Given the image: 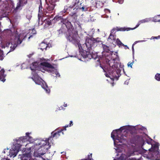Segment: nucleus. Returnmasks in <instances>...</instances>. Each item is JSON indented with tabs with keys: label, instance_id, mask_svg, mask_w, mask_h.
I'll return each instance as SVG.
<instances>
[{
	"label": "nucleus",
	"instance_id": "nucleus-1",
	"mask_svg": "<svg viewBox=\"0 0 160 160\" xmlns=\"http://www.w3.org/2000/svg\"><path fill=\"white\" fill-rule=\"evenodd\" d=\"M26 37L23 33L18 34L17 33L15 35L12 37L10 40L7 41L6 42V47H8L10 45V49L9 52L13 51L17 46L18 44H20L22 40Z\"/></svg>",
	"mask_w": 160,
	"mask_h": 160
},
{
	"label": "nucleus",
	"instance_id": "nucleus-2",
	"mask_svg": "<svg viewBox=\"0 0 160 160\" xmlns=\"http://www.w3.org/2000/svg\"><path fill=\"white\" fill-rule=\"evenodd\" d=\"M40 67L41 69L42 68L45 71L50 72L53 73L55 72L57 77H59L60 76L59 74L56 71L54 67L48 62H43L41 63Z\"/></svg>",
	"mask_w": 160,
	"mask_h": 160
},
{
	"label": "nucleus",
	"instance_id": "nucleus-3",
	"mask_svg": "<svg viewBox=\"0 0 160 160\" xmlns=\"http://www.w3.org/2000/svg\"><path fill=\"white\" fill-rule=\"evenodd\" d=\"M72 6H70L69 8H72L74 7H75V8L73 9V10H75V11L73 12H72L71 13V15L72 16H73L74 15H75L77 13V10L79 8V3L80 2V0H72ZM85 0H82L81 1V3L80 5H81L82 3L85 1ZM80 8H81L80 7Z\"/></svg>",
	"mask_w": 160,
	"mask_h": 160
},
{
	"label": "nucleus",
	"instance_id": "nucleus-4",
	"mask_svg": "<svg viewBox=\"0 0 160 160\" xmlns=\"http://www.w3.org/2000/svg\"><path fill=\"white\" fill-rule=\"evenodd\" d=\"M159 144L158 143H155L152 145V148L150 150L152 152V157H155L159 154L158 150Z\"/></svg>",
	"mask_w": 160,
	"mask_h": 160
},
{
	"label": "nucleus",
	"instance_id": "nucleus-5",
	"mask_svg": "<svg viewBox=\"0 0 160 160\" xmlns=\"http://www.w3.org/2000/svg\"><path fill=\"white\" fill-rule=\"evenodd\" d=\"M8 151L9 152V154H8V155L10 156L11 157L12 156L15 157L17 154V153L18 152V150L16 149L15 150L10 149L9 150L8 149H5L3 151V152L4 153H6V152H7Z\"/></svg>",
	"mask_w": 160,
	"mask_h": 160
},
{
	"label": "nucleus",
	"instance_id": "nucleus-6",
	"mask_svg": "<svg viewBox=\"0 0 160 160\" xmlns=\"http://www.w3.org/2000/svg\"><path fill=\"white\" fill-rule=\"evenodd\" d=\"M28 141L27 138L26 137H22L19 138L17 141V143L19 145L18 149H19L22 145H24V143L27 142Z\"/></svg>",
	"mask_w": 160,
	"mask_h": 160
},
{
	"label": "nucleus",
	"instance_id": "nucleus-7",
	"mask_svg": "<svg viewBox=\"0 0 160 160\" xmlns=\"http://www.w3.org/2000/svg\"><path fill=\"white\" fill-rule=\"evenodd\" d=\"M47 6L46 7L47 11L52 12L53 11L54 8L56 6L55 4H52L47 1Z\"/></svg>",
	"mask_w": 160,
	"mask_h": 160
},
{
	"label": "nucleus",
	"instance_id": "nucleus-8",
	"mask_svg": "<svg viewBox=\"0 0 160 160\" xmlns=\"http://www.w3.org/2000/svg\"><path fill=\"white\" fill-rule=\"evenodd\" d=\"M4 72L5 71L4 69L0 66V80L3 82H4L5 81V76L4 75Z\"/></svg>",
	"mask_w": 160,
	"mask_h": 160
},
{
	"label": "nucleus",
	"instance_id": "nucleus-9",
	"mask_svg": "<svg viewBox=\"0 0 160 160\" xmlns=\"http://www.w3.org/2000/svg\"><path fill=\"white\" fill-rule=\"evenodd\" d=\"M33 80L36 84L39 85H41L43 82L42 79L38 76H34Z\"/></svg>",
	"mask_w": 160,
	"mask_h": 160
},
{
	"label": "nucleus",
	"instance_id": "nucleus-10",
	"mask_svg": "<svg viewBox=\"0 0 160 160\" xmlns=\"http://www.w3.org/2000/svg\"><path fill=\"white\" fill-rule=\"evenodd\" d=\"M115 28L116 31H128L130 30H131L133 29H132L130 28H127L126 27L119 28L118 27H117Z\"/></svg>",
	"mask_w": 160,
	"mask_h": 160
},
{
	"label": "nucleus",
	"instance_id": "nucleus-11",
	"mask_svg": "<svg viewBox=\"0 0 160 160\" xmlns=\"http://www.w3.org/2000/svg\"><path fill=\"white\" fill-rule=\"evenodd\" d=\"M150 20V19L149 18H146L145 19H143L142 20L139 21L138 24L136 25L135 27L133 28V29H135L136 28H137L141 24L146 23L147 22H148Z\"/></svg>",
	"mask_w": 160,
	"mask_h": 160
},
{
	"label": "nucleus",
	"instance_id": "nucleus-12",
	"mask_svg": "<svg viewBox=\"0 0 160 160\" xmlns=\"http://www.w3.org/2000/svg\"><path fill=\"white\" fill-rule=\"evenodd\" d=\"M49 139H47L45 140H42L38 143L39 145H41L42 146H44L45 145H47V144L48 145H49Z\"/></svg>",
	"mask_w": 160,
	"mask_h": 160
},
{
	"label": "nucleus",
	"instance_id": "nucleus-13",
	"mask_svg": "<svg viewBox=\"0 0 160 160\" xmlns=\"http://www.w3.org/2000/svg\"><path fill=\"white\" fill-rule=\"evenodd\" d=\"M75 35L73 34L72 33H70L68 36V39L70 41L75 40Z\"/></svg>",
	"mask_w": 160,
	"mask_h": 160
},
{
	"label": "nucleus",
	"instance_id": "nucleus-14",
	"mask_svg": "<svg viewBox=\"0 0 160 160\" xmlns=\"http://www.w3.org/2000/svg\"><path fill=\"white\" fill-rule=\"evenodd\" d=\"M61 133H63L62 131H58L57 132H53L52 133V136L53 137H56V138H57L60 135Z\"/></svg>",
	"mask_w": 160,
	"mask_h": 160
},
{
	"label": "nucleus",
	"instance_id": "nucleus-15",
	"mask_svg": "<svg viewBox=\"0 0 160 160\" xmlns=\"http://www.w3.org/2000/svg\"><path fill=\"white\" fill-rule=\"evenodd\" d=\"M38 66V63L37 62H34L30 66V68L32 70H34L36 69Z\"/></svg>",
	"mask_w": 160,
	"mask_h": 160
},
{
	"label": "nucleus",
	"instance_id": "nucleus-16",
	"mask_svg": "<svg viewBox=\"0 0 160 160\" xmlns=\"http://www.w3.org/2000/svg\"><path fill=\"white\" fill-rule=\"evenodd\" d=\"M41 49L42 50H46V48L48 47V45L45 43H42L40 45Z\"/></svg>",
	"mask_w": 160,
	"mask_h": 160
},
{
	"label": "nucleus",
	"instance_id": "nucleus-17",
	"mask_svg": "<svg viewBox=\"0 0 160 160\" xmlns=\"http://www.w3.org/2000/svg\"><path fill=\"white\" fill-rule=\"evenodd\" d=\"M92 43V40L90 38H87L86 41V44L87 46H90Z\"/></svg>",
	"mask_w": 160,
	"mask_h": 160
},
{
	"label": "nucleus",
	"instance_id": "nucleus-18",
	"mask_svg": "<svg viewBox=\"0 0 160 160\" xmlns=\"http://www.w3.org/2000/svg\"><path fill=\"white\" fill-rule=\"evenodd\" d=\"M108 64L110 67H113L114 62V59L108 60Z\"/></svg>",
	"mask_w": 160,
	"mask_h": 160
},
{
	"label": "nucleus",
	"instance_id": "nucleus-19",
	"mask_svg": "<svg viewBox=\"0 0 160 160\" xmlns=\"http://www.w3.org/2000/svg\"><path fill=\"white\" fill-rule=\"evenodd\" d=\"M45 86H43V88L46 90V92L48 93H49L50 92V90L46 84H45Z\"/></svg>",
	"mask_w": 160,
	"mask_h": 160
},
{
	"label": "nucleus",
	"instance_id": "nucleus-20",
	"mask_svg": "<svg viewBox=\"0 0 160 160\" xmlns=\"http://www.w3.org/2000/svg\"><path fill=\"white\" fill-rule=\"evenodd\" d=\"M102 6L103 3L100 1H98L96 3V6L97 8H99L102 7Z\"/></svg>",
	"mask_w": 160,
	"mask_h": 160
},
{
	"label": "nucleus",
	"instance_id": "nucleus-21",
	"mask_svg": "<svg viewBox=\"0 0 160 160\" xmlns=\"http://www.w3.org/2000/svg\"><path fill=\"white\" fill-rule=\"evenodd\" d=\"M155 78L157 80L160 81V74L157 73L155 75Z\"/></svg>",
	"mask_w": 160,
	"mask_h": 160
},
{
	"label": "nucleus",
	"instance_id": "nucleus-22",
	"mask_svg": "<svg viewBox=\"0 0 160 160\" xmlns=\"http://www.w3.org/2000/svg\"><path fill=\"white\" fill-rule=\"evenodd\" d=\"M58 1L59 0H47V1H48V2L52 3V4H55L56 2Z\"/></svg>",
	"mask_w": 160,
	"mask_h": 160
},
{
	"label": "nucleus",
	"instance_id": "nucleus-23",
	"mask_svg": "<svg viewBox=\"0 0 160 160\" xmlns=\"http://www.w3.org/2000/svg\"><path fill=\"white\" fill-rule=\"evenodd\" d=\"M115 36L114 35L110 33L109 36V38H110L112 40H114L115 38Z\"/></svg>",
	"mask_w": 160,
	"mask_h": 160
},
{
	"label": "nucleus",
	"instance_id": "nucleus-24",
	"mask_svg": "<svg viewBox=\"0 0 160 160\" xmlns=\"http://www.w3.org/2000/svg\"><path fill=\"white\" fill-rule=\"evenodd\" d=\"M116 32V31L115 28H114L111 30V33H112V34L114 35L115 33Z\"/></svg>",
	"mask_w": 160,
	"mask_h": 160
},
{
	"label": "nucleus",
	"instance_id": "nucleus-25",
	"mask_svg": "<svg viewBox=\"0 0 160 160\" xmlns=\"http://www.w3.org/2000/svg\"><path fill=\"white\" fill-rule=\"evenodd\" d=\"M151 39H160V35H159L157 37H152L151 38Z\"/></svg>",
	"mask_w": 160,
	"mask_h": 160
},
{
	"label": "nucleus",
	"instance_id": "nucleus-26",
	"mask_svg": "<svg viewBox=\"0 0 160 160\" xmlns=\"http://www.w3.org/2000/svg\"><path fill=\"white\" fill-rule=\"evenodd\" d=\"M117 139L119 141V142H122L123 140H124V139H123V137H122V138H118Z\"/></svg>",
	"mask_w": 160,
	"mask_h": 160
},
{
	"label": "nucleus",
	"instance_id": "nucleus-27",
	"mask_svg": "<svg viewBox=\"0 0 160 160\" xmlns=\"http://www.w3.org/2000/svg\"><path fill=\"white\" fill-rule=\"evenodd\" d=\"M73 125L72 122V121H70L69 125H68L67 126H65V128L70 127Z\"/></svg>",
	"mask_w": 160,
	"mask_h": 160
},
{
	"label": "nucleus",
	"instance_id": "nucleus-28",
	"mask_svg": "<svg viewBox=\"0 0 160 160\" xmlns=\"http://www.w3.org/2000/svg\"><path fill=\"white\" fill-rule=\"evenodd\" d=\"M117 42L118 44L121 45L122 44V42L118 39H117Z\"/></svg>",
	"mask_w": 160,
	"mask_h": 160
},
{
	"label": "nucleus",
	"instance_id": "nucleus-29",
	"mask_svg": "<svg viewBox=\"0 0 160 160\" xmlns=\"http://www.w3.org/2000/svg\"><path fill=\"white\" fill-rule=\"evenodd\" d=\"M46 23L48 25H50L51 24V22L49 21H47Z\"/></svg>",
	"mask_w": 160,
	"mask_h": 160
},
{
	"label": "nucleus",
	"instance_id": "nucleus-30",
	"mask_svg": "<svg viewBox=\"0 0 160 160\" xmlns=\"http://www.w3.org/2000/svg\"><path fill=\"white\" fill-rule=\"evenodd\" d=\"M104 10L107 13H110V11L108 9H105Z\"/></svg>",
	"mask_w": 160,
	"mask_h": 160
},
{
	"label": "nucleus",
	"instance_id": "nucleus-31",
	"mask_svg": "<svg viewBox=\"0 0 160 160\" xmlns=\"http://www.w3.org/2000/svg\"><path fill=\"white\" fill-rule=\"evenodd\" d=\"M30 133L29 132H26V136L25 137L27 138L29 136V134H30Z\"/></svg>",
	"mask_w": 160,
	"mask_h": 160
},
{
	"label": "nucleus",
	"instance_id": "nucleus-32",
	"mask_svg": "<svg viewBox=\"0 0 160 160\" xmlns=\"http://www.w3.org/2000/svg\"><path fill=\"white\" fill-rule=\"evenodd\" d=\"M124 0H118V2L120 4H122L124 2Z\"/></svg>",
	"mask_w": 160,
	"mask_h": 160
},
{
	"label": "nucleus",
	"instance_id": "nucleus-33",
	"mask_svg": "<svg viewBox=\"0 0 160 160\" xmlns=\"http://www.w3.org/2000/svg\"><path fill=\"white\" fill-rule=\"evenodd\" d=\"M128 67L130 66L131 67H132V62H128Z\"/></svg>",
	"mask_w": 160,
	"mask_h": 160
},
{
	"label": "nucleus",
	"instance_id": "nucleus-34",
	"mask_svg": "<svg viewBox=\"0 0 160 160\" xmlns=\"http://www.w3.org/2000/svg\"><path fill=\"white\" fill-rule=\"evenodd\" d=\"M1 160H10L9 159L7 158H3Z\"/></svg>",
	"mask_w": 160,
	"mask_h": 160
},
{
	"label": "nucleus",
	"instance_id": "nucleus-35",
	"mask_svg": "<svg viewBox=\"0 0 160 160\" xmlns=\"http://www.w3.org/2000/svg\"><path fill=\"white\" fill-rule=\"evenodd\" d=\"M81 8L82 9V10L83 11H84V9H85V8L84 7H82V8Z\"/></svg>",
	"mask_w": 160,
	"mask_h": 160
},
{
	"label": "nucleus",
	"instance_id": "nucleus-36",
	"mask_svg": "<svg viewBox=\"0 0 160 160\" xmlns=\"http://www.w3.org/2000/svg\"><path fill=\"white\" fill-rule=\"evenodd\" d=\"M61 110V109H60V108H57V109L56 110V111H58V110Z\"/></svg>",
	"mask_w": 160,
	"mask_h": 160
},
{
	"label": "nucleus",
	"instance_id": "nucleus-37",
	"mask_svg": "<svg viewBox=\"0 0 160 160\" xmlns=\"http://www.w3.org/2000/svg\"><path fill=\"white\" fill-rule=\"evenodd\" d=\"M28 139H30L32 138V137L31 136H29V137H28Z\"/></svg>",
	"mask_w": 160,
	"mask_h": 160
},
{
	"label": "nucleus",
	"instance_id": "nucleus-38",
	"mask_svg": "<svg viewBox=\"0 0 160 160\" xmlns=\"http://www.w3.org/2000/svg\"><path fill=\"white\" fill-rule=\"evenodd\" d=\"M28 139H30L32 138V137L31 136H29V137H28Z\"/></svg>",
	"mask_w": 160,
	"mask_h": 160
},
{
	"label": "nucleus",
	"instance_id": "nucleus-39",
	"mask_svg": "<svg viewBox=\"0 0 160 160\" xmlns=\"http://www.w3.org/2000/svg\"><path fill=\"white\" fill-rule=\"evenodd\" d=\"M64 106L65 107H66L67 106V104H64Z\"/></svg>",
	"mask_w": 160,
	"mask_h": 160
},
{
	"label": "nucleus",
	"instance_id": "nucleus-40",
	"mask_svg": "<svg viewBox=\"0 0 160 160\" xmlns=\"http://www.w3.org/2000/svg\"><path fill=\"white\" fill-rule=\"evenodd\" d=\"M124 156V155H122V157H123V158H124V156Z\"/></svg>",
	"mask_w": 160,
	"mask_h": 160
},
{
	"label": "nucleus",
	"instance_id": "nucleus-41",
	"mask_svg": "<svg viewBox=\"0 0 160 160\" xmlns=\"http://www.w3.org/2000/svg\"><path fill=\"white\" fill-rule=\"evenodd\" d=\"M158 21V22H160V20H159L158 21Z\"/></svg>",
	"mask_w": 160,
	"mask_h": 160
},
{
	"label": "nucleus",
	"instance_id": "nucleus-42",
	"mask_svg": "<svg viewBox=\"0 0 160 160\" xmlns=\"http://www.w3.org/2000/svg\"><path fill=\"white\" fill-rule=\"evenodd\" d=\"M133 160V159H129V160Z\"/></svg>",
	"mask_w": 160,
	"mask_h": 160
},
{
	"label": "nucleus",
	"instance_id": "nucleus-43",
	"mask_svg": "<svg viewBox=\"0 0 160 160\" xmlns=\"http://www.w3.org/2000/svg\"><path fill=\"white\" fill-rule=\"evenodd\" d=\"M41 155H43V153H40Z\"/></svg>",
	"mask_w": 160,
	"mask_h": 160
},
{
	"label": "nucleus",
	"instance_id": "nucleus-44",
	"mask_svg": "<svg viewBox=\"0 0 160 160\" xmlns=\"http://www.w3.org/2000/svg\"><path fill=\"white\" fill-rule=\"evenodd\" d=\"M1 160V157H0V160Z\"/></svg>",
	"mask_w": 160,
	"mask_h": 160
},
{
	"label": "nucleus",
	"instance_id": "nucleus-45",
	"mask_svg": "<svg viewBox=\"0 0 160 160\" xmlns=\"http://www.w3.org/2000/svg\"><path fill=\"white\" fill-rule=\"evenodd\" d=\"M154 22H156V21H155V20L153 21Z\"/></svg>",
	"mask_w": 160,
	"mask_h": 160
},
{
	"label": "nucleus",
	"instance_id": "nucleus-46",
	"mask_svg": "<svg viewBox=\"0 0 160 160\" xmlns=\"http://www.w3.org/2000/svg\"><path fill=\"white\" fill-rule=\"evenodd\" d=\"M39 11H40V7H39Z\"/></svg>",
	"mask_w": 160,
	"mask_h": 160
},
{
	"label": "nucleus",
	"instance_id": "nucleus-47",
	"mask_svg": "<svg viewBox=\"0 0 160 160\" xmlns=\"http://www.w3.org/2000/svg\"><path fill=\"white\" fill-rule=\"evenodd\" d=\"M113 160H115V159H114Z\"/></svg>",
	"mask_w": 160,
	"mask_h": 160
}]
</instances>
